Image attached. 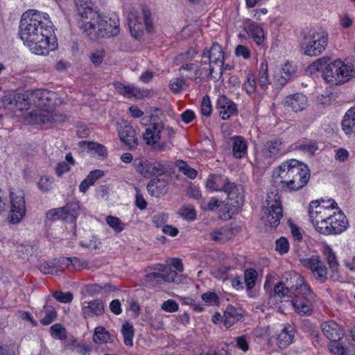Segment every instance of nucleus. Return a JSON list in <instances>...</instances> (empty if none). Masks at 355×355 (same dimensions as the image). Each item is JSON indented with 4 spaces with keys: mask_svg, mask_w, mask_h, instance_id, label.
<instances>
[{
    "mask_svg": "<svg viewBox=\"0 0 355 355\" xmlns=\"http://www.w3.org/2000/svg\"><path fill=\"white\" fill-rule=\"evenodd\" d=\"M257 279V272L253 268H249L244 272V281L247 290H251L254 286Z\"/></svg>",
    "mask_w": 355,
    "mask_h": 355,
    "instance_id": "a18cd8bd",
    "label": "nucleus"
},
{
    "mask_svg": "<svg viewBox=\"0 0 355 355\" xmlns=\"http://www.w3.org/2000/svg\"><path fill=\"white\" fill-rule=\"evenodd\" d=\"M275 250L280 254H283L286 253L289 250V243L287 239L281 237L276 241Z\"/></svg>",
    "mask_w": 355,
    "mask_h": 355,
    "instance_id": "bf43d9fd",
    "label": "nucleus"
},
{
    "mask_svg": "<svg viewBox=\"0 0 355 355\" xmlns=\"http://www.w3.org/2000/svg\"><path fill=\"white\" fill-rule=\"evenodd\" d=\"M340 340H331L329 344V349L334 355H345L347 349L340 343Z\"/></svg>",
    "mask_w": 355,
    "mask_h": 355,
    "instance_id": "3c124183",
    "label": "nucleus"
},
{
    "mask_svg": "<svg viewBox=\"0 0 355 355\" xmlns=\"http://www.w3.org/2000/svg\"><path fill=\"white\" fill-rule=\"evenodd\" d=\"M86 146L87 148L92 151L97 153L100 156H104L107 154V149L103 145L95 143V142H83Z\"/></svg>",
    "mask_w": 355,
    "mask_h": 355,
    "instance_id": "603ef678",
    "label": "nucleus"
},
{
    "mask_svg": "<svg viewBox=\"0 0 355 355\" xmlns=\"http://www.w3.org/2000/svg\"><path fill=\"white\" fill-rule=\"evenodd\" d=\"M288 75L284 74L277 71L274 75L275 83L277 86L283 87L291 79Z\"/></svg>",
    "mask_w": 355,
    "mask_h": 355,
    "instance_id": "338daca9",
    "label": "nucleus"
},
{
    "mask_svg": "<svg viewBox=\"0 0 355 355\" xmlns=\"http://www.w3.org/2000/svg\"><path fill=\"white\" fill-rule=\"evenodd\" d=\"M115 89L120 94L127 98L135 97L142 98L148 95V92L141 90L139 87L130 85H125L120 82L114 84Z\"/></svg>",
    "mask_w": 355,
    "mask_h": 355,
    "instance_id": "a878e982",
    "label": "nucleus"
},
{
    "mask_svg": "<svg viewBox=\"0 0 355 355\" xmlns=\"http://www.w3.org/2000/svg\"><path fill=\"white\" fill-rule=\"evenodd\" d=\"M134 327L133 325L129 322H125L123 324L121 328V334L123 337V341L125 345L132 346L133 337H134Z\"/></svg>",
    "mask_w": 355,
    "mask_h": 355,
    "instance_id": "37998d69",
    "label": "nucleus"
},
{
    "mask_svg": "<svg viewBox=\"0 0 355 355\" xmlns=\"http://www.w3.org/2000/svg\"><path fill=\"white\" fill-rule=\"evenodd\" d=\"M78 214V205L76 203L67 204L66 206L53 209L46 213L49 220H64L73 221Z\"/></svg>",
    "mask_w": 355,
    "mask_h": 355,
    "instance_id": "f3484780",
    "label": "nucleus"
},
{
    "mask_svg": "<svg viewBox=\"0 0 355 355\" xmlns=\"http://www.w3.org/2000/svg\"><path fill=\"white\" fill-rule=\"evenodd\" d=\"M347 227L348 220L346 216L340 211L338 212L335 211L323 228L319 230V232L324 235L339 234L345 231Z\"/></svg>",
    "mask_w": 355,
    "mask_h": 355,
    "instance_id": "2eb2a0df",
    "label": "nucleus"
},
{
    "mask_svg": "<svg viewBox=\"0 0 355 355\" xmlns=\"http://www.w3.org/2000/svg\"><path fill=\"white\" fill-rule=\"evenodd\" d=\"M51 336L55 339L64 340L67 338V331L60 324H55L50 328Z\"/></svg>",
    "mask_w": 355,
    "mask_h": 355,
    "instance_id": "09e8293b",
    "label": "nucleus"
},
{
    "mask_svg": "<svg viewBox=\"0 0 355 355\" xmlns=\"http://www.w3.org/2000/svg\"><path fill=\"white\" fill-rule=\"evenodd\" d=\"M54 264H55L57 272H58V270L69 269V257H60L59 259H54Z\"/></svg>",
    "mask_w": 355,
    "mask_h": 355,
    "instance_id": "69168bd1",
    "label": "nucleus"
},
{
    "mask_svg": "<svg viewBox=\"0 0 355 355\" xmlns=\"http://www.w3.org/2000/svg\"><path fill=\"white\" fill-rule=\"evenodd\" d=\"M200 110L202 114L205 116H209L211 115V104L208 96L203 97L201 103Z\"/></svg>",
    "mask_w": 355,
    "mask_h": 355,
    "instance_id": "680f3d73",
    "label": "nucleus"
},
{
    "mask_svg": "<svg viewBox=\"0 0 355 355\" xmlns=\"http://www.w3.org/2000/svg\"><path fill=\"white\" fill-rule=\"evenodd\" d=\"M110 338V335L106 329L101 326L95 328L93 340L96 343H107Z\"/></svg>",
    "mask_w": 355,
    "mask_h": 355,
    "instance_id": "c03bdc74",
    "label": "nucleus"
},
{
    "mask_svg": "<svg viewBox=\"0 0 355 355\" xmlns=\"http://www.w3.org/2000/svg\"><path fill=\"white\" fill-rule=\"evenodd\" d=\"M310 179V170L306 164L294 159L282 162L272 173L274 183L285 191L301 189Z\"/></svg>",
    "mask_w": 355,
    "mask_h": 355,
    "instance_id": "20e7f679",
    "label": "nucleus"
},
{
    "mask_svg": "<svg viewBox=\"0 0 355 355\" xmlns=\"http://www.w3.org/2000/svg\"><path fill=\"white\" fill-rule=\"evenodd\" d=\"M243 88L250 96H255L257 93L259 94L261 93L259 89H257V81L254 76L251 73L247 74L246 80L243 84Z\"/></svg>",
    "mask_w": 355,
    "mask_h": 355,
    "instance_id": "a19ab883",
    "label": "nucleus"
},
{
    "mask_svg": "<svg viewBox=\"0 0 355 355\" xmlns=\"http://www.w3.org/2000/svg\"><path fill=\"white\" fill-rule=\"evenodd\" d=\"M162 310L168 313L175 312L179 309L178 304L173 300H168L164 301L161 305Z\"/></svg>",
    "mask_w": 355,
    "mask_h": 355,
    "instance_id": "e2e57ef3",
    "label": "nucleus"
},
{
    "mask_svg": "<svg viewBox=\"0 0 355 355\" xmlns=\"http://www.w3.org/2000/svg\"><path fill=\"white\" fill-rule=\"evenodd\" d=\"M64 349L75 352L79 355H88L91 352V347L85 343L79 342L73 337H70L64 340Z\"/></svg>",
    "mask_w": 355,
    "mask_h": 355,
    "instance_id": "bb28decb",
    "label": "nucleus"
},
{
    "mask_svg": "<svg viewBox=\"0 0 355 355\" xmlns=\"http://www.w3.org/2000/svg\"><path fill=\"white\" fill-rule=\"evenodd\" d=\"M321 329L324 336L330 340H341L345 334L342 327L334 320L324 322Z\"/></svg>",
    "mask_w": 355,
    "mask_h": 355,
    "instance_id": "5701e85b",
    "label": "nucleus"
},
{
    "mask_svg": "<svg viewBox=\"0 0 355 355\" xmlns=\"http://www.w3.org/2000/svg\"><path fill=\"white\" fill-rule=\"evenodd\" d=\"M135 205L139 209L144 210L147 207V202L137 187H135Z\"/></svg>",
    "mask_w": 355,
    "mask_h": 355,
    "instance_id": "774afa93",
    "label": "nucleus"
},
{
    "mask_svg": "<svg viewBox=\"0 0 355 355\" xmlns=\"http://www.w3.org/2000/svg\"><path fill=\"white\" fill-rule=\"evenodd\" d=\"M342 66L343 61L341 60H336L329 63L322 71L324 79L329 83L339 85Z\"/></svg>",
    "mask_w": 355,
    "mask_h": 355,
    "instance_id": "4be33fe9",
    "label": "nucleus"
},
{
    "mask_svg": "<svg viewBox=\"0 0 355 355\" xmlns=\"http://www.w3.org/2000/svg\"><path fill=\"white\" fill-rule=\"evenodd\" d=\"M53 296L60 302L69 303L73 300V295L70 292L63 293L62 291H55Z\"/></svg>",
    "mask_w": 355,
    "mask_h": 355,
    "instance_id": "052dcab7",
    "label": "nucleus"
},
{
    "mask_svg": "<svg viewBox=\"0 0 355 355\" xmlns=\"http://www.w3.org/2000/svg\"><path fill=\"white\" fill-rule=\"evenodd\" d=\"M10 198L11 208L8 217L9 221L12 224H17L22 220L26 211L24 193L21 191L11 190Z\"/></svg>",
    "mask_w": 355,
    "mask_h": 355,
    "instance_id": "4468645a",
    "label": "nucleus"
},
{
    "mask_svg": "<svg viewBox=\"0 0 355 355\" xmlns=\"http://www.w3.org/2000/svg\"><path fill=\"white\" fill-rule=\"evenodd\" d=\"M294 334L291 327H284L278 334L277 344L281 349L286 348L292 342Z\"/></svg>",
    "mask_w": 355,
    "mask_h": 355,
    "instance_id": "c9c22d12",
    "label": "nucleus"
},
{
    "mask_svg": "<svg viewBox=\"0 0 355 355\" xmlns=\"http://www.w3.org/2000/svg\"><path fill=\"white\" fill-rule=\"evenodd\" d=\"M182 69L187 71H194L193 75L191 76H187V78L191 80H193L196 82L197 80L200 78L202 75H207V73H206V67L201 65L200 67H198L193 63H188L182 65L180 68V71H181Z\"/></svg>",
    "mask_w": 355,
    "mask_h": 355,
    "instance_id": "ea45409f",
    "label": "nucleus"
},
{
    "mask_svg": "<svg viewBox=\"0 0 355 355\" xmlns=\"http://www.w3.org/2000/svg\"><path fill=\"white\" fill-rule=\"evenodd\" d=\"M263 213L261 220L266 226L273 228L279 225L283 215L281 202L277 195L268 197Z\"/></svg>",
    "mask_w": 355,
    "mask_h": 355,
    "instance_id": "f8f14e48",
    "label": "nucleus"
},
{
    "mask_svg": "<svg viewBox=\"0 0 355 355\" xmlns=\"http://www.w3.org/2000/svg\"><path fill=\"white\" fill-rule=\"evenodd\" d=\"M19 30L21 40L36 55H47L57 46L53 23L46 12L36 10L25 12L21 18Z\"/></svg>",
    "mask_w": 355,
    "mask_h": 355,
    "instance_id": "f257e3e1",
    "label": "nucleus"
},
{
    "mask_svg": "<svg viewBox=\"0 0 355 355\" xmlns=\"http://www.w3.org/2000/svg\"><path fill=\"white\" fill-rule=\"evenodd\" d=\"M302 265L310 270L316 279L324 283L327 279V268L318 255L300 259Z\"/></svg>",
    "mask_w": 355,
    "mask_h": 355,
    "instance_id": "dca6fc26",
    "label": "nucleus"
},
{
    "mask_svg": "<svg viewBox=\"0 0 355 355\" xmlns=\"http://www.w3.org/2000/svg\"><path fill=\"white\" fill-rule=\"evenodd\" d=\"M40 270L44 274H58L57 269L55 268V264H54V260L43 263L42 264L40 265Z\"/></svg>",
    "mask_w": 355,
    "mask_h": 355,
    "instance_id": "13d9d810",
    "label": "nucleus"
},
{
    "mask_svg": "<svg viewBox=\"0 0 355 355\" xmlns=\"http://www.w3.org/2000/svg\"><path fill=\"white\" fill-rule=\"evenodd\" d=\"M223 324L226 328H230L242 318L241 310L232 305H228L223 313Z\"/></svg>",
    "mask_w": 355,
    "mask_h": 355,
    "instance_id": "c756f323",
    "label": "nucleus"
},
{
    "mask_svg": "<svg viewBox=\"0 0 355 355\" xmlns=\"http://www.w3.org/2000/svg\"><path fill=\"white\" fill-rule=\"evenodd\" d=\"M57 316L55 309L51 305H45L40 312V323L42 325L51 324Z\"/></svg>",
    "mask_w": 355,
    "mask_h": 355,
    "instance_id": "4c0bfd02",
    "label": "nucleus"
},
{
    "mask_svg": "<svg viewBox=\"0 0 355 355\" xmlns=\"http://www.w3.org/2000/svg\"><path fill=\"white\" fill-rule=\"evenodd\" d=\"M82 307V313L85 318L102 315L104 313V304L100 299L94 300L87 303Z\"/></svg>",
    "mask_w": 355,
    "mask_h": 355,
    "instance_id": "393cba45",
    "label": "nucleus"
},
{
    "mask_svg": "<svg viewBox=\"0 0 355 355\" xmlns=\"http://www.w3.org/2000/svg\"><path fill=\"white\" fill-rule=\"evenodd\" d=\"M16 93L9 92L0 98V108L14 110Z\"/></svg>",
    "mask_w": 355,
    "mask_h": 355,
    "instance_id": "49530a36",
    "label": "nucleus"
},
{
    "mask_svg": "<svg viewBox=\"0 0 355 355\" xmlns=\"http://www.w3.org/2000/svg\"><path fill=\"white\" fill-rule=\"evenodd\" d=\"M133 166L135 171L144 178L162 175L166 171V162H150L142 156L133 160Z\"/></svg>",
    "mask_w": 355,
    "mask_h": 355,
    "instance_id": "ddd939ff",
    "label": "nucleus"
},
{
    "mask_svg": "<svg viewBox=\"0 0 355 355\" xmlns=\"http://www.w3.org/2000/svg\"><path fill=\"white\" fill-rule=\"evenodd\" d=\"M168 190V182L163 178H154L147 184L148 193L157 198L164 196Z\"/></svg>",
    "mask_w": 355,
    "mask_h": 355,
    "instance_id": "cd10ccee",
    "label": "nucleus"
},
{
    "mask_svg": "<svg viewBox=\"0 0 355 355\" xmlns=\"http://www.w3.org/2000/svg\"><path fill=\"white\" fill-rule=\"evenodd\" d=\"M323 253L325 256V259L329 265V269L334 272H337L339 264L336 253L329 245L324 247Z\"/></svg>",
    "mask_w": 355,
    "mask_h": 355,
    "instance_id": "58836bf2",
    "label": "nucleus"
},
{
    "mask_svg": "<svg viewBox=\"0 0 355 355\" xmlns=\"http://www.w3.org/2000/svg\"><path fill=\"white\" fill-rule=\"evenodd\" d=\"M278 71L288 75L290 78H292L296 71V66L293 63L286 62L278 70Z\"/></svg>",
    "mask_w": 355,
    "mask_h": 355,
    "instance_id": "0e129e2a",
    "label": "nucleus"
},
{
    "mask_svg": "<svg viewBox=\"0 0 355 355\" xmlns=\"http://www.w3.org/2000/svg\"><path fill=\"white\" fill-rule=\"evenodd\" d=\"M202 300L208 305H218L220 302L218 295L214 292H207L202 295Z\"/></svg>",
    "mask_w": 355,
    "mask_h": 355,
    "instance_id": "864d4df0",
    "label": "nucleus"
},
{
    "mask_svg": "<svg viewBox=\"0 0 355 355\" xmlns=\"http://www.w3.org/2000/svg\"><path fill=\"white\" fill-rule=\"evenodd\" d=\"M163 280L162 273L153 272L147 274L144 277L146 284L150 287L159 285Z\"/></svg>",
    "mask_w": 355,
    "mask_h": 355,
    "instance_id": "de8ad7c7",
    "label": "nucleus"
},
{
    "mask_svg": "<svg viewBox=\"0 0 355 355\" xmlns=\"http://www.w3.org/2000/svg\"><path fill=\"white\" fill-rule=\"evenodd\" d=\"M70 268L71 267L73 270H80L86 268L88 266L87 262L84 259H80L77 257H69Z\"/></svg>",
    "mask_w": 355,
    "mask_h": 355,
    "instance_id": "4d7b16f0",
    "label": "nucleus"
},
{
    "mask_svg": "<svg viewBox=\"0 0 355 355\" xmlns=\"http://www.w3.org/2000/svg\"><path fill=\"white\" fill-rule=\"evenodd\" d=\"M106 223L114 231L118 233L122 232L125 228L124 223L119 218L116 216H108L106 218Z\"/></svg>",
    "mask_w": 355,
    "mask_h": 355,
    "instance_id": "8fccbe9b",
    "label": "nucleus"
},
{
    "mask_svg": "<svg viewBox=\"0 0 355 355\" xmlns=\"http://www.w3.org/2000/svg\"><path fill=\"white\" fill-rule=\"evenodd\" d=\"M178 168L180 171L186 175L188 178L191 179H194L197 175V171L191 168L186 162L183 161H180L178 164Z\"/></svg>",
    "mask_w": 355,
    "mask_h": 355,
    "instance_id": "5fc2aeb1",
    "label": "nucleus"
},
{
    "mask_svg": "<svg viewBox=\"0 0 355 355\" xmlns=\"http://www.w3.org/2000/svg\"><path fill=\"white\" fill-rule=\"evenodd\" d=\"M232 236V232L227 226L215 229L210 233V239L217 243H223L229 241Z\"/></svg>",
    "mask_w": 355,
    "mask_h": 355,
    "instance_id": "473e14b6",
    "label": "nucleus"
},
{
    "mask_svg": "<svg viewBox=\"0 0 355 355\" xmlns=\"http://www.w3.org/2000/svg\"><path fill=\"white\" fill-rule=\"evenodd\" d=\"M128 23L132 36L137 40L141 38L144 29L148 33L153 30V20L148 9L144 8L140 14L131 11L128 15Z\"/></svg>",
    "mask_w": 355,
    "mask_h": 355,
    "instance_id": "9d476101",
    "label": "nucleus"
},
{
    "mask_svg": "<svg viewBox=\"0 0 355 355\" xmlns=\"http://www.w3.org/2000/svg\"><path fill=\"white\" fill-rule=\"evenodd\" d=\"M170 142L175 137V130L173 127H170L156 116H152L150 118V123L147 125L143 133V139L148 146L157 144L159 141L165 137Z\"/></svg>",
    "mask_w": 355,
    "mask_h": 355,
    "instance_id": "6e6552de",
    "label": "nucleus"
},
{
    "mask_svg": "<svg viewBox=\"0 0 355 355\" xmlns=\"http://www.w3.org/2000/svg\"><path fill=\"white\" fill-rule=\"evenodd\" d=\"M30 93H16L14 110H16L22 112L33 107L32 101L30 100Z\"/></svg>",
    "mask_w": 355,
    "mask_h": 355,
    "instance_id": "72a5a7b5",
    "label": "nucleus"
},
{
    "mask_svg": "<svg viewBox=\"0 0 355 355\" xmlns=\"http://www.w3.org/2000/svg\"><path fill=\"white\" fill-rule=\"evenodd\" d=\"M245 30L257 44L260 45L262 43L264 35L263 31L261 26L254 22L250 21L247 25Z\"/></svg>",
    "mask_w": 355,
    "mask_h": 355,
    "instance_id": "f704fd0d",
    "label": "nucleus"
},
{
    "mask_svg": "<svg viewBox=\"0 0 355 355\" xmlns=\"http://www.w3.org/2000/svg\"><path fill=\"white\" fill-rule=\"evenodd\" d=\"M353 78H355L354 67L343 61L342 69H340V84L345 83Z\"/></svg>",
    "mask_w": 355,
    "mask_h": 355,
    "instance_id": "79ce46f5",
    "label": "nucleus"
},
{
    "mask_svg": "<svg viewBox=\"0 0 355 355\" xmlns=\"http://www.w3.org/2000/svg\"><path fill=\"white\" fill-rule=\"evenodd\" d=\"M338 209L337 202L330 199L328 201H313L309 206V216L315 230L319 232L327 224L330 217Z\"/></svg>",
    "mask_w": 355,
    "mask_h": 355,
    "instance_id": "0eeeda50",
    "label": "nucleus"
},
{
    "mask_svg": "<svg viewBox=\"0 0 355 355\" xmlns=\"http://www.w3.org/2000/svg\"><path fill=\"white\" fill-rule=\"evenodd\" d=\"M117 130L121 141L128 147L132 150L138 146V139L134 128L127 121H122L118 123Z\"/></svg>",
    "mask_w": 355,
    "mask_h": 355,
    "instance_id": "a211bd4d",
    "label": "nucleus"
},
{
    "mask_svg": "<svg viewBox=\"0 0 355 355\" xmlns=\"http://www.w3.org/2000/svg\"><path fill=\"white\" fill-rule=\"evenodd\" d=\"M328 36L324 32H317L313 29L304 32L301 48L304 54L309 56H318L325 49Z\"/></svg>",
    "mask_w": 355,
    "mask_h": 355,
    "instance_id": "1a4fd4ad",
    "label": "nucleus"
},
{
    "mask_svg": "<svg viewBox=\"0 0 355 355\" xmlns=\"http://www.w3.org/2000/svg\"><path fill=\"white\" fill-rule=\"evenodd\" d=\"M78 14L82 21L81 29L91 40L110 38L119 33V19L116 14L105 15L82 4L78 6Z\"/></svg>",
    "mask_w": 355,
    "mask_h": 355,
    "instance_id": "f03ea898",
    "label": "nucleus"
},
{
    "mask_svg": "<svg viewBox=\"0 0 355 355\" xmlns=\"http://www.w3.org/2000/svg\"><path fill=\"white\" fill-rule=\"evenodd\" d=\"M229 179L220 175L211 174L205 182V187L211 191H222L226 187Z\"/></svg>",
    "mask_w": 355,
    "mask_h": 355,
    "instance_id": "c85d7f7f",
    "label": "nucleus"
},
{
    "mask_svg": "<svg viewBox=\"0 0 355 355\" xmlns=\"http://www.w3.org/2000/svg\"><path fill=\"white\" fill-rule=\"evenodd\" d=\"M342 129L349 137L355 135V107H351L345 113L342 120Z\"/></svg>",
    "mask_w": 355,
    "mask_h": 355,
    "instance_id": "7c9ffc66",
    "label": "nucleus"
},
{
    "mask_svg": "<svg viewBox=\"0 0 355 355\" xmlns=\"http://www.w3.org/2000/svg\"><path fill=\"white\" fill-rule=\"evenodd\" d=\"M216 107L218 111L220 117L223 120H227L231 116H234L238 114L236 104L225 96L218 97Z\"/></svg>",
    "mask_w": 355,
    "mask_h": 355,
    "instance_id": "6ab92c4d",
    "label": "nucleus"
},
{
    "mask_svg": "<svg viewBox=\"0 0 355 355\" xmlns=\"http://www.w3.org/2000/svg\"><path fill=\"white\" fill-rule=\"evenodd\" d=\"M233 155L236 158L243 157L247 152V144L241 136H235L232 137Z\"/></svg>",
    "mask_w": 355,
    "mask_h": 355,
    "instance_id": "e433bc0d",
    "label": "nucleus"
},
{
    "mask_svg": "<svg viewBox=\"0 0 355 355\" xmlns=\"http://www.w3.org/2000/svg\"><path fill=\"white\" fill-rule=\"evenodd\" d=\"M53 178L48 176H42L37 182V187L44 193L48 192L52 188Z\"/></svg>",
    "mask_w": 355,
    "mask_h": 355,
    "instance_id": "6e6d98bb",
    "label": "nucleus"
},
{
    "mask_svg": "<svg viewBox=\"0 0 355 355\" xmlns=\"http://www.w3.org/2000/svg\"><path fill=\"white\" fill-rule=\"evenodd\" d=\"M34 109L26 116L28 123L48 128L65 121L66 116L51 110L55 94L48 90L37 89L30 92Z\"/></svg>",
    "mask_w": 355,
    "mask_h": 355,
    "instance_id": "7ed1b4c3",
    "label": "nucleus"
},
{
    "mask_svg": "<svg viewBox=\"0 0 355 355\" xmlns=\"http://www.w3.org/2000/svg\"><path fill=\"white\" fill-rule=\"evenodd\" d=\"M200 64L206 67V73L214 80H218L223 73L224 53L218 43H214L209 49H205L201 54Z\"/></svg>",
    "mask_w": 355,
    "mask_h": 355,
    "instance_id": "423d86ee",
    "label": "nucleus"
},
{
    "mask_svg": "<svg viewBox=\"0 0 355 355\" xmlns=\"http://www.w3.org/2000/svg\"><path fill=\"white\" fill-rule=\"evenodd\" d=\"M290 151L283 139L275 137L266 141L261 150L263 160L268 164L285 155Z\"/></svg>",
    "mask_w": 355,
    "mask_h": 355,
    "instance_id": "9b49d317",
    "label": "nucleus"
},
{
    "mask_svg": "<svg viewBox=\"0 0 355 355\" xmlns=\"http://www.w3.org/2000/svg\"><path fill=\"white\" fill-rule=\"evenodd\" d=\"M159 271L162 272L163 280L167 282H174L179 284L182 281V276L180 275L179 272L173 270L170 266L158 265V268H156Z\"/></svg>",
    "mask_w": 355,
    "mask_h": 355,
    "instance_id": "2f4dec72",
    "label": "nucleus"
},
{
    "mask_svg": "<svg viewBox=\"0 0 355 355\" xmlns=\"http://www.w3.org/2000/svg\"><path fill=\"white\" fill-rule=\"evenodd\" d=\"M293 280L295 284L291 288L299 291L295 295V298L291 300V304L299 315H310L313 313V302L315 295L300 275H295Z\"/></svg>",
    "mask_w": 355,
    "mask_h": 355,
    "instance_id": "39448f33",
    "label": "nucleus"
},
{
    "mask_svg": "<svg viewBox=\"0 0 355 355\" xmlns=\"http://www.w3.org/2000/svg\"><path fill=\"white\" fill-rule=\"evenodd\" d=\"M224 192L227 193L228 199L232 201L231 204L234 207L241 206L244 200L243 188L241 185L235 184L228 182Z\"/></svg>",
    "mask_w": 355,
    "mask_h": 355,
    "instance_id": "b1692460",
    "label": "nucleus"
},
{
    "mask_svg": "<svg viewBox=\"0 0 355 355\" xmlns=\"http://www.w3.org/2000/svg\"><path fill=\"white\" fill-rule=\"evenodd\" d=\"M295 275H299L298 273L293 272V274H290V279L286 280L287 285L286 286L282 282L277 283L273 289L274 295L277 296L281 300H284L291 297V295H295L299 291V290L293 289L292 285H295V283H293L294 277Z\"/></svg>",
    "mask_w": 355,
    "mask_h": 355,
    "instance_id": "412c9836",
    "label": "nucleus"
},
{
    "mask_svg": "<svg viewBox=\"0 0 355 355\" xmlns=\"http://www.w3.org/2000/svg\"><path fill=\"white\" fill-rule=\"evenodd\" d=\"M283 105L295 112H302L309 105L308 98L302 93H295L286 96Z\"/></svg>",
    "mask_w": 355,
    "mask_h": 355,
    "instance_id": "aec40b11",
    "label": "nucleus"
}]
</instances>
